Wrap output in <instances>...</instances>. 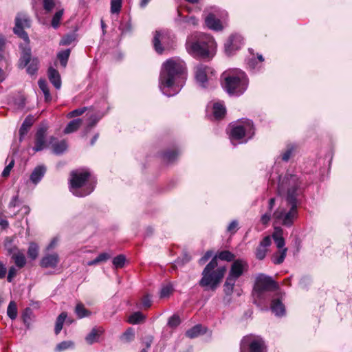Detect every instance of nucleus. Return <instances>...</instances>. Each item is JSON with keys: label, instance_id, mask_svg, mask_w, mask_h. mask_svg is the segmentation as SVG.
Wrapping results in <instances>:
<instances>
[{"label": "nucleus", "instance_id": "nucleus-1", "mask_svg": "<svg viewBox=\"0 0 352 352\" xmlns=\"http://www.w3.org/2000/svg\"><path fill=\"white\" fill-rule=\"evenodd\" d=\"M299 186L298 178L294 175H287L280 180L278 192L280 195L286 193L285 200L275 210L273 217L276 223L290 227L298 217L297 190Z\"/></svg>", "mask_w": 352, "mask_h": 352}, {"label": "nucleus", "instance_id": "nucleus-2", "mask_svg": "<svg viewBox=\"0 0 352 352\" xmlns=\"http://www.w3.org/2000/svg\"><path fill=\"white\" fill-rule=\"evenodd\" d=\"M185 70V63L179 58H170L164 63L159 87L164 95L172 96L179 92L182 86L179 80L183 81Z\"/></svg>", "mask_w": 352, "mask_h": 352}, {"label": "nucleus", "instance_id": "nucleus-3", "mask_svg": "<svg viewBox=\"0 0 352 352\" xmlns=\"http://www.w3.org/2000/svg\"><path fill=\"white\" fill-rule=\"evenodd\" d=\"M186 47L187 52L193 56L208 58L214 55L217 43L212 36L199 34L188 37Z\"/></svg>", "mask_w": 352, "mask_h": 352}, {"label": "nucleus", "instance_id": "nucleus-4", "mask_svg": "<svg viewBox=\"0 0 352 352\" xmlns=\"http://www.w3.org/2000/svg\"><path fill=\"white\" fill-rule=\"evenodd\" d=\"M223 87L230 95L239 96L248 87V79L243 72L239 69H231L222 74Z\"/></svg>", "mask_w": 352, "mask_h": 352}, {"label": "nucleus", "instance_id": "nucleus-5", "mask_svg": "<svg viewBox=\"0 0 352 352\" xmlns=\"http://www.w3.org/2000/svg\"><path fill=\"white\" fill-rule=\"evenodd\" d=\"M218 262L217 256L214 257L205 267L202 272V278L199 281L200 286L209 287L214 290L221 283L226 272L225 266L217 267Z\"/></svg>", "mask_w": 352, "mask_h": 352}, {"label": "nucleus", "instance_id": "nucleus-6", "mask_svg": "<svg viewBox=\"0 0 352 352\" xmlns=\"http://www.w3.org/2000/svg\"><path fill=\"white\" fill-rule=\"evenodd\" d=\"M89 173L85 170H75L71 173L70 190L77 197L89 195L94 188L92 184H87Z\"/></svg>", "mask_w": 352, "mask_h": 352}, {"label": "nucleus", "instance_id": "nucleus-7", "mask_svg": "<svg viewBox=\"0 0 352 352\" xmlns=\"http://www.w3.org/2000/svg\"><path fill=\"white\" fill-rule=\"evenodd\" d=\"M248 263L244 260L237 259L232 263L223 285V290L226 295L230 296L233 293L236 281L248 270Z\"/></svg>", "mask_w": 352, "mask_h": 352}, {"label": "nucleus", "instance_id": "nucleus-8", "mask_svg": "<svg viewBox=\"0 0 352 352\" xmlns=\"http://www.w3.org/2000/svg\"><path fill=\"white\" fill-rule=\"evenodd\" d=\"M253 135L254 126L252 122L245 119L232 125L230 137L232 144H235L234 141H240L243 138L249 139L252 138Z\"/></svg>", "mask_w": 352, "mask_h": 352}, {"label": "nucleus", "instance_id": "nucleus-9", "mask_svg": "<svg viewBox=\"0 0 352 352\" xmlns=\"http://www.w3.org/2000/svg\"><path fill=\"white\" fill-rule=\"evenodd\" d=\"M21 49V56L19 60V66L20 68H24L26 66L27 73L30 75H34L38 68L39 61L37 58H31V49L28 45H20Z\"/></svg>", "mask_w": 352, "mask_h": 352}, {"label": "nucleus", "instance_id": "nucleus-10", "mask_svg": "<svg viewBox=\"0 0 352 352\" xmlns=\"http://www.w3.org/2000/svg\"><path fill=\"white\" fill-rule=\"evenodd\" d=\"M241 352H266L263 340L252 335L245 336L241 342Z\"/></svg>", "mask_w": 352, "mask_h": 352}, {"label": "nucleus", "instance_id": "nucleus-11", "mask_svg": "<svg viewBox=\"0 0 352 352\" xmlns=\"http://www.w3.org/2000/svg\"><path fill=\"white\" fill-rule=\"evenodd\" d=\"M30 27V17L24 12H19L15 19V27L14 28V32L17 34L24 41L23 45H28L30 39L28 34L24 31V29Z\"/></svg>", "mask_w": 352, "mask_h": 352}, {"label": "nucleus", "instance_id": "nucleus-12", "mask_svg": "<svg viewBox=\"0 0 352 352\" xmlns=\"http://www.w3.org/2000/svg\"><path fill=\"white\" fill-rule=\"evenodd\" d=\"M173 42L170 34L165 30L156 31L153 38V46L155 51L162 54L163 51L170 46Z\"/></svg>", "mask_w": 352, "mask_h": 352}, {"label": "nucleus", "instance_id": "nucleus-13", "mask_svg": "<svg viewBox=\"0 0 352 352\" xmlns=\"http://www.w3.org/2000/svg\"><path fill=\"white\" fill-rule=\"evenodd\" d=\"M277 289V285L270 277L260 274L256 277L254 292L258 295L263 292Z\"/></svg>", "mask_w": 352, "mask_h": 352}, {"label": "nucleus", "instance_id": "nucleus-14", "mask_svg": "<svg viewBox=\"0 0 352 352\" xmlns=\"http://www.w3.org/2000/svg\"><path fill=\"white\" fill-rule=\"evenodd\" d=\"M5 248L7 249L10 255H11L12 258L14 261L16 265L19 268L23 267L26 263L24 253L15 247L10 248V244L7 241L5 242Z\"/></svg>", "mask_w": 352, "mask_h": 352}, {"label": "nucleus", "instance_id": "nucleus-15", "mask_svg": "<svg viewBox=\"0 0 352 352\" xmlns=\"http://www.w3.org/2000/svg\"><path fill=\"white\" fill-rule=\"evenodd\" d=\"M243 44V38L240 35H233L225 43V51L228 55L238 50Z\"/></svg>", "mask_w": 352, "mask_h": 352}, {"label": "nucleus", "instance_id": "nucleus-16", "mask_svg": "<svg viewBox=\"0 0 352 352\" xmlns=\"http://www.w3.org/2000/svg\"><path fill=\"white\" fill-rule=\"evenodd\" d=\"M47 130V127L45 126H41L37 130L35 136V146L34 147V151L38 152L45 148V136Z\"/></svg>", "mask_w": 352, "mask_h": 352}, {"label": "nucleus", "instance_id": "nucleus-17", "mask_svg": "<svg viewBox=\"0 0 352 352\" xmlns=\"http://www.w3.org/2000/svg\"><path fill=\"white\" fill-rule=\"evenodd\" d=\"M210 72L212 73L210 68L204 66V65H199L196 67V71H195L196 80L203 87H206V82L210 79L207 76L208 74Z\"/></svg>", "mask_w": 352, "mask_h": 352}, {"label": "nucleus", "instance_id": "nucleus-18", "mask_svg": "<svg viewBox=\"0 0 352 352\" xmlns=\"http://www.w3.org/2000/svg\"><path fill=\"white\" fill-rule=\"evenodd\" d=\"M271 244V239L269 236H265L260 243L256 250V257L259 260H263L267 252V248Z\"/></svg>", "mask_w": 352, "mask_h": 352}, {"label": "nucleus", "instance_id": "nucleus-19", "mask_svg": "<svg viewBox=\"0 0 352 352\" xmlns=\"http://www.w3.org/2000/svg\"><path fill=\"white\" fill-rule=\"evenodd\" d=\"M59 262L58 255L56 253L47 254L41 260V266L43 267H56Z\"/></svg>", "mask_w": 352, "mask_h": 352}, {"label": "nucleus", "instance_id": "nucleus-20", "mask_svg": "<svg viewBox=\"0 0 352 352\" xmlns=\"http://www.w3.org/2000/svg\"><path fill=\"white\" fill-rule=\"evenodd\" d=\"M34 122L35 118L33 116L29 115L25 118L19 129V140L21 142L23 140L25 135L28 133Z\"/></svg>", "mask_w": 352, "mask_h": 352}, {"label": "nucleus", "instance_id": "nucleus-21", "mask_svg": "<svg viewBox=\"0 0 352 352\" xmlns=\"http://www.w3.org/2000/svg\"><path fill=\"white\" fill-rule=\"evenodd\" d=\"M205 23L207 27L211 30L219 31L223 29V25L221 21L216 19L213 14H209L206 17Z\"/></svg>", "mask_w": 352, "mask_h": 352}, {"label": "nucleus", "instance_id": "nucleus-22", "mask_svg": "<svg viewBox=\"0 0 352 352\" xmlns=\"http://www.w3.org/2000/svg\"><path fill=\"white\" fill-rule=\"evenodd\" d=\"M47 75L51 83L56 89H59L61 87V79L59 72L56 69L50 67Z\"/></svg>", "mask_w": 352, "mask_h": 352}, {"label": "nucleus", "instance_id": "nucleus-23", "mask_svg": "<svg viewBox=\"0 0 352 352\" xmlns=\"http://www.w3.org/2000/svg\"><path fill=\"white\" fill-rule=\"evenodd\" d=\"M104 333V329L102 327L94 328L91 332L85 337V340L87 344H92L99 341L100 336Z\"/></svg>", "mask_w": 352, "mask_h": 352}, {"label": "nucleus", "instance_id": "nucleus-24", "mask_svg": "<svg viewBox=\"0 0 352 352\" xmlns=\"http://www.w3.org/2000/svg\"><path fill=\"white\" fill-rule=\"evenodd\" d=\"M283 234V230L278 227L275 228L274 232L273 233L272 237L274 240V242L276 245V247L278 249L283 250L285 246V240L282 236Z\"/></svg>", "mask_w": 352, "mask_h": 352}, {"label": "nucleus", "instance_id": "nucleus-25", "mask_svg": "<svg viewBox=\"0 0 352 352\" xmlns=\"http://www.w3.org/2000/svg\"><path fill=\"white\" fill-rule=\"evenodd\" d=\"M46 171V168L44 166H38L34 168L30 176L31 181L37 184L43 177Z\"/></svg>", "mask_w": 352, "mask_h": 352}, {"label": "nucleus", "instance_id": "nucleus-26", "mask_svg": "<svg viewBox=\"0 0 352 352\" xmlns=\"http://www.w3.org/2000/svg\"><path fill=\"white\" fill-rule=\"evenodd\" d=\"M271 309L277 316H281L285 313V307L279 300H274L271 305Z\"/></svg>", "mask_w": 352, "mask_h": 352}, {"label": "nucleus", "instance_id": "nucleus-27", "mask_svg": "<svg viewBox=\"0 0 352 352\" xmlns=\"http://www.w3.org/2000/svg\"><path fill=\"white\" fill-rule=\"evenodd\" d=\"M226 112V107L221 103L217 102L213 104V115L216 119L222 118Z\"/></svg>", "mask_w": 352, "mask_h": 352}, {"label": "nucleus", "instance_id": "nucleus-28", "mask_svg": "<svg viewBox=\"0 0 352 352\" xmlns=\"http://www.w3.org/2000/svg\"><path fill=\"white\" fill-rule=\"evenodd\" d=\"M82 120L81 119H75L72 120L68 123L67 126L64 130V133L66 134L73 133L76 131L81 125Z\"/></svg>", "mask_w": 352, "mask_h": 352}, {"label": "nucleus", "instance_id": "nucleus-29", "mask_svg": "<svg viewBox=\"0 0 352 352\" xmlns=\"http://www.w3.org/2000/svg\"><path fill=\"white\" fill-rule=\"evenodd\" d=\"M39 88L43 91L44 96H45V100L47 102H49L51 100L52 97L50 93V90L48 88V85L47 83V81L45 79H39L38 82Z\"/></svg>", "mask_w": 352, "mask_h": 352}, {"label": "nucleus", "instance_id": "nucleus-30", "mask_svg": "<svg viewBox=\"0 0 352 352\" xmlns=\"http://www.w3.org/2000/svg\"><path fill=\"white\" fill-rule=\"evenodd\" d=\"M287 252V248H283L278 252L274 254L272 258V262L276 265L282 263L285 260Z\"/></svg>", "mask_w": 352, "mask_h": 352}, {"label": "nucleus", "instance_id": "nucleus-31", "mask_svg": "<svg viewBox=\"0 0 352 352\" xmlns=\"http://www.w3.org/2000/svg\"><path fill=\"white\" fill-rule=\"evenodd\" d=\"M67 317V314L65 312H63L57 318L56 321V324H55V329H54L55 333L56 335L58 334L60 332V331L62 330L63 323H64L65 320H66Z\"/></svg>", "mask_w": 352, "mask_h": 352}, {"label": "nucleus", "instance_id": "nucleus-32", "mask_svg": "<svg viewBox=\"0 0 352 352\" xmlns=\"http://www.w3.org/2000/svg\"><path fill=\"white\" fill-rule=\"evenodd\" d=\"M144 316L141 312L138 311L129 316L128 322L131 324H135L141 322L144 320Z\"/></svg>", "mask_w": 352, "mask_h": 352}, {"label": "nucleus", "instance_id": "nucleus-33", "mask_svg": "<svg viewBox=\"0 0 352 352\" xmlns=\"http://www.w3.org/2000/svg\"><path fill=\"white\" fill-rule=\"evenodd\" d=\"M74 346V343L72 341H63L56 345L55 351L61 352L69 349H72Z\"/></svg>", "mask_w": 352, "mask_h": 352}, {"label": "nucleus", "instance_id": "nucleus-34", "mask_svg": "<svg viewBox=\"0 0 352 352\" xmlns=\"http://www.w3.org/2000/svg\"><path fill=\"white\" fill-rule=\"evenodd\" d=\"M201 331L202 327L201 325H196L188 330L186 334L188 338H194L199 336L201 333Z\"/></svg>", "mask_w": 352, "mask_h": 352}, {"label": "nucleus", "instance_id": "nucleus-35", "mask_svg": "<svg viewBox=\"0 0 352 352\" xmlns=\"http://www.w3.org/2000/svg\"><path fill=\"white\" fill-rule=\"evenodd\" d=\"M67 145L65 141H60L53 145V152L56 155L62 154L67 149Z\"/></svg>", "mask_w": 352, "mask_h": 352}, {"label": "nucleus", "instance_id": "nucleus-36", "mask_svg": "<svg viewBox=\"0 0 352 352\" xmlns=\"http://www.w3.org/2000/svg\"><path fill=\"white\" fill-rule=\"evenodd\" d=\"M70 54V50L67 49L64 51L60 52L58 54V58L60 60V64L63 67H66L67 63Z\"/></svg>", "mask_w": 352, "mask_h": 352}, {"label": "nucleus", "instance_id": "nucleus-37", "mask_svg": "<svg viewBox=\"0 0 352 352\" xmlns=\"http://www.w3.org/2000/svg\"><path fill=\"white\" fill-rule=\"evenodd\" d=\"M28 254L29 257L31 258L32 260H34L37 258L38 254V247L36 243H31L30 244L28 250Z\"/></svg>", "mask_w": 352, "mask_h": 352}, {"label": "nucleus", "instance_id": "nucleus-38", "mask_svg": "<svg viewBox=\"0 0 352 352\" xmlns=\"http://www.w3.org/2000/svg\"><path fill=\"white\" fill-rule=\"evenodd\" d=\"M7 314L12 320L15 319L17 316V308L16 305L14 302H10L8 309H7Z\"/></svg>", "mask_w": 352, "mask_h": 352}, {"label": "nucleus", "instance_id": "nucleus-39", "mask_svg": "<svg viewBox=\"0 0 352 352\" xmlns=\"http://www.w3.org/2000/svg\"><path fill=\"white\" fill-rule=\"evenodd\" d=\"M75 312L78 318H82L89 315V311L85 308L83 305L79 303L76 305Z\"/></svg>", "mask_w": 352, "mask_h": 352}, {"label": "nucleus", "instance_id": "nucleus-40", "mask_svg": "<svg viewBox=\"0 0 352 352\" xmlns=\"http://www.w3.org/2000/svg\"><path fill=\"white\" fill-rule=\"evenodd\" d=\"M218 258L222 261H231L234 259L235 256L232 252L225 250L219 253Z\"/></svg>", "mask_w": 352, "mask_h": 352}, {"label": "nucleus", "instance_id": "nucleus-41", "mask_svg": "<svg viewBox=\"0 0 352 352\" xmlns=\"http://www.w3.org/2000/svg\"><path fill=\"white\" fill-rule=\"evenodd\" d=\"M63 15V10H60L55 13L52 20V25L54 28H57L58 27Z\"/></svg>", "mask_w": 352, "mask_h": 352}, {"label": "nucleus", "instance_id": "nucleus-42", "mask_svg": "<svg viewBox=\"0 0 352 352\" xmlns=\"http://www.w3.org/2000/svg\"><path fill=\"white\" fill-rule=\"evenodd\" d=\"M122 8V0L111 1V12L112 14H118Z\"/></svg>", "mask_w": 352, "mask_h": 352}, {"label": "nucleus", "instance_id": "nucleus-43", "mask_svg": "<svg viewBox=\"0 0 352 352\" xmlns=\"http://www.w3.org/2000/svg\"><path fill=\"white\" fill-rule=\"evenodd\" d=\"M101 117L102 116L98 114H91L89 116V122L87 126V130H90L92 127H94L101 118Z\"/></svg>", "mask_w": 352, "mask_h": 352}, {"label": "nucleus", "instance_id": "nucleus-44", "mask_svg": "<svg viewBox=\"0 0 352 352\" xmlns=\"http://www.w3.org/2000/svg\"><path fill=\"white\" fill-rule=\"evenodd\" d=\"M6 162H8V164L1 173V175L3 177H8L10 175V171L14 165V160L11 157L10 160H8Z\"/></svg>", "mask_w": 352, "mask_h": 352}, {"label": "nucleus", "instance_id": "nucleus-45", "mask_svg": "<svg viewBox=\"0 0 352 352\" xmlns=\"http://www.w3.org/2000/svg\"><path fill=\"white\" fill-rule=\"evenodd\" d=\"M125 260V256L120 254L113 259V264L116 268H121L124 266Z\"/></svg>", "mask_w": 352, "mask_h": 352}, {"label": "nucleus", "instance_id": "nucleus-46", "mask_svg": "<svg viewBox=\"0 0 352 352\" xmlns=\"http://www.w3.org/2000/svg\"><path fill=\"white\" fill-rule=\"evenodd\" d=\"M295 147L294 146H288L285 151L282 154V160L287 162L291 157Z\"/></svg>", "mask_w": 352, "mask_h": 352}, {"label": "nucleus", "instance_id": "nucleus-47", "mask_svg": "<svg viewBox=\"0 0 352 352\" xmlns=\"http://www.w3.org/2000/svg\"><path fill=\"white\" fill-rule=\"evenodd\" d=\"M173 292V288L171 286L166 285L163 287L160 292V297L161 298H167Z\"/></svg>", "mask_w": 352, "mask_h": 352}, {"label": "nucleus", "instance_id": "nucleus-48", "mask_svg": "<svg viewBox=\"0 0 352 352\" xmlns=\"http://www.w3.org/2000/svg\"><path fill=\"white\" fill-rule=\"evenodd\" d=\"M180 322L181 321H180L179 317L178 316L174 315L169 318L168 324L170 327L174 328V327H177L180 324Z\"/></svg>", "mask_w": 352, "mask_h": 352}, {"label": "nucleus", "instance_id": "nucleus-49", "mask_svg": "<svg viewBox=\"0 0 352 352\" xmlns=\"http://www.w3.org/2000/svg\"><path fill=\"white\" fill-rule=\"evenodd\" d=\"M86 111V108H80L75 109L67 114V118H72L73 117L78 116L82 115Z\"/></svg>", "mask_w": 352, "mask_h": 352}, {"label": "nucleus", "instance_id": "nucleus-50", "mask_svg": "<svg viewBox=\"0 0 352 352\" xmlns=\"http://www.w3.org/2000/svg\"><path fill=\"white\" fill-rule=\"evenodd\" d=\"M43 8L47 11L50 12L54 7V0H43Z\"/></svg>", "mask_w": 352, "mask_h": 352}, {"label": "nucleus", "instance_id": "nucleus-51", "mask_svg": "<svg viewBox=\"0 0 352 352\" xmlns=\"http://www.w3.org/2000/svg\"><path fill=\"white\" fill-rule=\"evenodd\" d=\"M75 40V36L73 35H67L63 37L60 41V44L63 45H70Z\"/></svg>", "mask_w": 352, "mask_h": 352}, {"label": "nucleus", "instance_id": "nucleus-52", "mask_svg": "<svg viewBox=\"0 0 352 352\" xmlns=\"http://www.w3.org/2000/svg\"><path fill=\"white\" fill-rule=\"evenodd\" d=\"M110 258H111V255L110 254H109L107 253H105V252H103V253L100 254L96 258V262L100 263H102V262L107 261Z\"/></svg>", "mask_w": 352, "mask_h": 352}, {"label": "nucleus", "instance_id": "nucleus-53", "mask_svg": "<svg viewBox=\"0 0 352 352\" xmlns=\"http://www.w3.org/2000/svg\"><path fill=\"white\" fill-rule=\"evenodd\" d=\"M16 274H17V270L13 266L11 267L9 269L8 275L7 277L8 281L12 282L13 278L16 276Z\"/></svg>", "mask_w": 352, "mask_h": 352}, {"label": "nucleus", "instance_id": "nucleus-54", "mask_svg": "<svg viewBox=\"0 0 352 352\" xmlns=\"http://www.w3.org/2000/svg\"><path fill=\"white\" fill-rule=\"evenodd\" d=\"M213 252L210 250H208L206 252L204 256H202L199 260L200 264H204L206 263L212 256Z\"/></svg>", "mask_w": 352, "mask_h": 352}, {"label": "nucleus", "instance_id": "nucleus-55", "mask_svg": "<svg viewBox=\"0 0 352 352\" xmlns=\"http://www.w3.org/2000/svg\"><path fill=\"white\" fill-rule=\"evenodd\" d=\"M237 226H238L237 221H233L229 224V226L228 227V230L230 232H235L237 230Z\"/></svg>", "mask_w": 352, "mask_h": 352}, {"label": "nucleus", "instance_id": "nucleus-56", "mask_svg": "<svg viewBox=\"0 0 352 352\" xmlns=\"http://www.w3.org/2000/svg\"><path fill=\"white\" fill-rule=\"evenodd\" d=\"M271 218V213H265L261 216V221L263 224L266 225L268 223Z\"/></svg>", "mask_w": 352, "mask_h": 352}, {"label": "nucleus", "instance_id": "nucleus-57", "mask_svg": "<svg viewBox=\"0 0 352 352\" xmlns=\"http://www.w3.org/2000/svg\"><path fill=\"white\" fill-rule=\"evenodd\" d=\"M177 155V153L176 152L172 151L166 153L164 157L168 161H173Z\"/></svg>", "mask_w": 352, "mask_h": 352}, {"label": "nucleus", "instance_id": "nucleus-58", "mask_svg": "<svg viewBox=\"0 0 352 352\" xmlns=\"http://www.w3.org/2000/svg\"><path fill=\"white\" fill-rule=\"evenodd\" d=\"M142 303L144 307H149L151 305V298L148 296H144L142 299Z\"/></svg>", "mask_w": 352, "mask_h": 352}, {"label": "nucleus", "instance_id": "nucleus-59", "mask_svg": "<svg viewBox=\"0 0 352 352\" xmlns=\"http://www.w3.org/2000/svg\"><path fill=\"white\" fill-rule=\"evenodd\" d=\"M18 204H19L18 196H14L11 199V201H10V202L9 204V207L10 208H14V207H16L17 206Z\"/></svg>", "mask_w": 352, "mask_h": 352}, {"label": "nucleus", "instance_id": "nucleus-60", "mask_svg": "<svg viewBox=\"0 0 352 352\" xmlns=\"http://www.w3.org/2000/svg\"><path fill=\"white\" fill-rule=\"evenodd\" d=\"M56 243H57V240L56 239H54L51 241V243L48 245L47 249L51 250V249L54 248L56 245Z\"/></svg>", "mask_w": 352, "mask_h": 352}, {"label": "nucleus", "instance_id": "nucleus-61", "mask_svg": "<svg viewBox=\"0 0 352 352\" xmlns=\"http://www.w3.org/2000/svg\"><path fill=\"white\" fill-rule=\"evenodd\" d=\"M133 336V334L131 330L126 331L123 335V336L126 338V340H129L130 338L132 337Z\"/></svg>", "mask_w": 352, "mask_h": 352}, {"label": "nucleus", "instance_id": "nucleus-62", "mask_svg": "<svg viewBox=\"0 0 352 352\" xmlns=\"http://www.w3.org/2000/svg\"><path fill=\"white\" fill-rule=\"evenodd\" d=\"M188 22L190 24H192L193 25H197L198 23V21L195 17H190Z\"/></svg>", "mask_w": 352, "mask_h": 352}, {"label": "nucleus", "instance_id": "nucleus-63", "mask_svg": "<svg viewBox=\"0 0 352 352\" xmlns=\"http://www.w3.org/2000/svg\"><path fill=\"white\" fill-rule=\"evenodd\" d=\"M274 203H275V199L274 198H271L270 199V201H269V209H270V210H272V208L274 206Z\"/></svg>", "mask_w": 352, "mask_h": 352}, {"label": "nucleus", "instance_id": "nucleus-64", "mask_svg": "<svg viewBox=\"0 0 352 352\" xmlns=\"http://www.w3.org/2000/svg\"><path fill=\"white\" fill-rule=\"evenodd\" d=\"M8 226V223L6 220L1 219V229L7 228Z\"/></svg>", "mask_w": 352, "mask_h": 352}]
</instances>
